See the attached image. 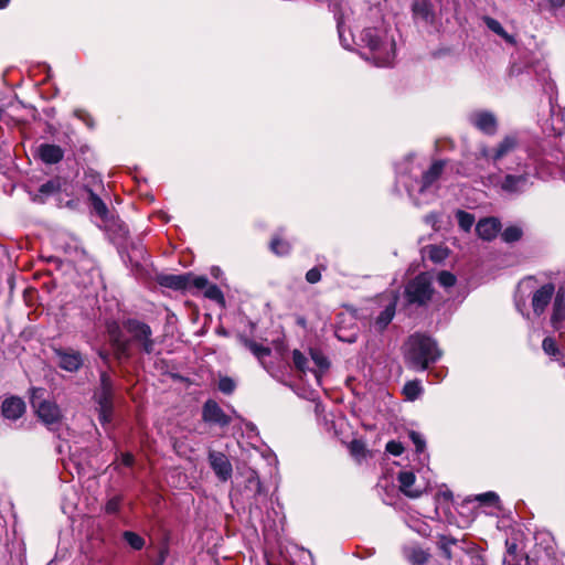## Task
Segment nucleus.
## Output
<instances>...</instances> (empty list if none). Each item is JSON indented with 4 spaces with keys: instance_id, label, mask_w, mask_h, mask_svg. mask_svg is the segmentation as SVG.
<instances>
[{
    "instance_id": "nucleus-13",
    "label": "nucleus",
    "mask_w": 565,
    "mask_h": 565,
    "mask_svg": "<svg viewBox=\"0 0 565 565\" xmlns=\"http://www.w3.org/2000/svg\"><path fill=\"white\" fill-rule=\"evenodd\" d=\"M550 117L539 119L543 134L546 136H561L565 130V120L562 110L556 109L550 100Z\"/></svg>"
},
{
    "instance_id": "nucleus-18",
    "label": "nucleus",
    "mask_w": 565,
    "mask_h": 565,
    "mask_svg": "<svg viewBox=\"0 0 565 565\" xmlns=\"http://www.w3.org/2000/svg\"><path fill=\"white\" fill-rule=\"evenodd\" d=\"M555 294V287L553 284H546L535 290L532 297V308L536 316H541L545 308L550 305Z\"/></svg>"
},
{
    "instance_id": "nucleus-49",
    "label": "nucleus",
    "mask_w": 565,
    "mask_h": 565,
    "mask_svg": "<svg viewBox=\"0 0 565 565\" xmlns=\"http://www.w3.org/2000/svg\"><path fill=\"white\" fill-rule=\"evenodd\" d=\"M403 450H404V447L398 441L391 440L386 444V451L393 456L402 455Z\"/></svg>"
},
{
    "instance_id": "nucleus-25",
    "label": "nucleus",
    "mask_w": 565,
    "mask_h": 565,
    "mask_svg": "<svg viewBox=\"0 0 565 565\" xmlns=\"http://www.w3.org/2000/svg\"><path fill=\"white\" fill-rule=\"evenodd\" d=\"M160 284L174 290L185 289L190 287V275H164L160 277Z\"/></svg>"
},
{
    "instance_id": "nucleus-11",
    "label": "nucleus",
    "mask_w": 565,
    "mask_h": 565,
    "mask_svg": "<svg viewBox=\"0 0 565 565\" xmlns=\"http://www.w3.org/2000/svg\"><path fill=\"white\" fill-rule=\"evenodd\" d=\"M468 122L487 136H494L499 130V121L494 113L487 109H476L468 114Z\"/></svg>"
},
{
    "instance_id": "nucleus-19",
    "label": "nucleus",
    "mask_w": 565,
    "mask_h": 565,
    "mask_svg": "<svg viewBox=\"0 0 565 565\" xmlns=\"http://www.w3.org/2000/svg\"><path fill=\"white\" fill-rule=\"evenodd\" d=\"M412 11L416 22L431 25L435 21V12L429 0H414Z\"/></svg>"
},
{
    "instance_id": "nucleus-52",
    "label": "nucleus",
    "mask_w": 565,
    "mask_h": 565,
    "mask_svg": "<svg viewBox=\"0 0 565 565\" xmlns=\"http://www.w3.org/2000/svg\"><path fill=\"white\" fill-rule=\"evenodd\" d=\"M494 147L493 148H488V147H482L480 149V157L483 158L484 160L489 161V162H492L494 164Z\"/></svg>"
},
{
    "instance_id": "nucleus-23",
    "label": "nucleus",
    "mask_w": 565,
    "mask_h": 565,
    "mask_svg": "<svg viewBox=\"0 0 565 565\" xmlns=\"http://www.w3.org/2000/svg\"><path fill=\"white\" fill-rule=\"evenodd\" d=\"M310 358L316 366L311 367L310 372L312 373L317 385H321L322 375L329 369L330 362L328 358L318 349L310 350Z\"/></svg>"
},
{
    "instance_id": "nucleus-45",
    "label": "nucleus",
    "mask_w": 565,
    "mask_h": 565,
    "mask_svg": "<svg viewBox=\"0 0 565 565\" xmlns=\"http://www.w3.org/2000/svg\"><path fill=\"white\" fill-rule=\"evenodd\" d=\"M74 116L83 121L89 129H93L95 127V121L93 117L84 109H75Z\"/></svg>"
},
{
    "instance_id": "nucleus-58",
    "label": "nucleus",
    "mask_w": 565,
    "mask_h": 565,
    "mask_svg": "<svg viewBox=\"0 0 565 565\" xmlns=\"http://www.w3.org/2000/svg\"><path fill=\"white\" fill-rule=\"evenodd\" d=\"M337 337L339 340L341 341H347V342H354L355 341V338L354 337H351V338H343L340 332H337Z\"/></svg>"
},
{
    "instance_id": "nucleus-12",
    "label": "nucleus",
    "mask_w": 565,
    "mask_h": 565,
    "mask_svg": "<svg viewBox=\"0 0 565 565\" xmlns=\"http://www.w3.org/2000/svg\"><path fill=\"white\" fill-rule=\"evenodd\" d=\"M525 143V132L521 130L511 131L504 135L494 146V164H499L502 159L514 152Z\"/></svg>"
},
{
    "instance_id": "nucleus-47",
    "label": "nucleus",
    "mask_w": 565,
    "mask_h": 565,
    "mask_svg": "<svg viewBox=\"0 0 565 565\" xmlns=\"http://www.w3.org/2000/svg\"><path fill=\"white\" fill-rule=\"evenodd\" d=\"M60 189V185L56 181H47L45 183H43L41 186H40V193L41 194H44V195H50V194H53L55 192H57Z\"/></svg>"
},
{
    "instance_id": "nucleus-60",
    "label": "nucleus",
    "mask_w": 565,
    "mask_h": 565,
    "mask_svg": "<svg viewBox=\"0 0 565 565\" xmlns=\"http://www.w3.org/2000/svg\"><path fill=\"white\" fill-rule=\"evenodd\" d=\"M433 374H434L438 380H441V379L444 377V372H443V371H440V372H433V371H431V372H429V374H428V375H433Z\"/></svg>"
},
{
    "instance_id": "nucleus-9",
    "label": "nucleus",
    "mask_w": 565,
    "mask_h": 565,
    "mask_svg": "<svg viewBox=\"0 0 565 565\" xmlns=\"http://www.w3.org/2000/svg\"><path fill=\"white\" fill-rule=\"evenodd\" d=\"M124 328L130 334V340L138 344L142 352L151 354L154 351V340L150 326L137 319H128L124 323Z\"/></svg>"
},
{
    "instance_id": "nucleus-35",
    "label": "nucleus",
    "mask_w": 565,
    "mask_h": 565,
    "mask_svg": "<svg viewBox=\"0 0 565 565\" xmlns=\"http://www.w3.org/2000/svg\"><path fill=\"white\" fill-rule=\"evenodd\" d=\"M292 362L295 367L303 374H306L308 371L310 372L311 370V367L309 366L308 358L303 355L299 350H294Z\"/></svg>"
},
{
    "instance_id": "nucleus-61",
    "label": "nucleus",
    "mask_w": 565,
    "mask_h": 565,
    "mask_svg": "<svg viewBox=\"0 0 565 565\" xmlns=\"http://www.w3.org/2000/svg\"><path fill=\"white\" fill-rule=\"evenodd\" d=\"M515 305H516L518 310H519V311H520L524 317L529 318V312H527V313H524V312H523V310H522V308H521V305H520L519 300H516V301H515Z\"/></svg>"
},
{
    "instance_id": "nucleus-4",
    "label": "nucleus",
    "mask_w": 565,
    "mask_h": 565,
    "mask_svg": "<svg viewBox=\"0 0 565 565\" xmlns=\"http://www.w3.org/2000/svg\"><path fill=\"white\" fill-rule=\"evenodd\" d=\"M93 397L97 405L98 420L106 428L111 424L114 416V386L106 372L100 373V383Z\"/></svg>"
},
{
    "instance_id": "nucleus-5",
    "label": "nucleus",
    "mask_w": 565,
    "mask_h": 565,
    "mask_svg": "<svg viewBox=\"0 0 565 565\" xmlns=\"http://www.w3.org/2000/svg\"><path fill=\"white\" fill-rule=\"evenodd\" d=\"M44 390L33 388L31 395V405L38 414L41 422L50 429H56L62 420V412L55 402L43 397Z\"/></svg>"
},
{
    "instance_id": "nucleus-26",
    "label": "nucleus",
    "mask_w": 565,
    "mask_h": 565,
    "mask_svg": "<svg viewBox=\"0 0 565 565\" xmlns=\"http://www.w3.org/2000/svg\"><path fill=\"white\" fill-rule=\"evenodd\" d=\"M396 309V299L391 301L376 317L374 326L379 331H383L393 320Z\"/></svg>"
},
{
    "instance_id": "nucleus-20",
    "label": "nucleus",
    "mask_w": 565,
    "mask_h": 565,
    "mask_svg": "<svg viewBox=\"0 0 565 565\" xmlns=\"http://www.w3.org/2000/svg\"><path fill=\"white\" fill-rule=\"evenodd\" d=\"M551 322L555 330L565 332V292L563 289L555 295Z\"/></svg>"
},
{
    "instance_id": "nucleus-39",
    "label": "nucleus",
    "mask_w": 565,
    "mask_h": 565,
    "mask_svg": "<svg viewBox=\"0 0 565 565\" xmlns=\"http://www.w3.org/2000/svg\"><path fill=\"white\" fill-rule=\"evenodd\" d=\"M408 436L415 446L416 452L418 455L424 454L425 449H426V440L422 436V434H419L415 430H412V431H409Z\"/></svg>"
},
{
    "instance_id": "nucleus-14",
    "label": "nucleus",
    "mask_w": 565,
    "mask_h": 565,
    "mask_svg": "<svg viewBox=\"0 0 565 565\" xmlns=\"http://www.w3.org/2000/svg\"><path fill=\"white\" fill-rule=\"evenodd\" d=\"M202 419L211 425L226 427L231 424V417L213 401L207 399L202 408Z\"/></svg>"
},
{
    "instance_id": "nucleus-64",
    "label": "nucleus",
    "mask_w": 565,
    "mask_h": 565,
    "mask_svg": "<svg viewBox=\"0 0 565 565\" xmlns=\"http://www.w3.org/2000/svg\"><path fill=\"white\" fill-rule=\"evenodd\" d=\"M514 550H515V545H514V544H513V545H511V546H509V552H510V553H513V552H514Z\"/></svg>"
},
{
    "instance_id": "nucleus-56",
    "label": "nucleus",
    "mask_w": 565,
    "mask_h": 565,
    "mask_svg": "<svg viewBox=\"0 0 565 565\" xmlns=\"http://www.w3.org/2000/svg\"><path fill=\"white\" fill-rule=\"evenodd\" d=\"M548 2L554 8H561L565 6V0H548Z\"/></svg>"
},
{
    "instance_id": "nucleus-22",
    "label": "nucleus",
    "mask_w": 565,
    "mask_h": 565,
    "mask_svg": "<svg viewBox=\"0 0 565 565\" xmlns=\"http://www.w3.org/2000/svg\"><path fill=\"white\" fill-rule=\"evenodd\" d=\"M476 231L480 238L491 241L501 231V223L497 217H484L477 223Z\"/></svg>"
},
{
    "instance_id": "nucleus-37",
    "label": "nucleus",
    "mask_w": 565,
    "mask_h": 565,
    "mask_svg": "<svg viewBox=\"0 0 565 565\" xmlns=\"http://www.w3.org/2000/svg\"><path fill=\"white\" fill-rule=\"evenodd\" d=\"M521 236L522 230L518 226H509L501 234V237L505 243L516 242L521 238Z\"/></svg>"
},
{
    "instance_id": "nucleus-30",
    "label": "nucleus",
    "mask_w": 565,
    "mask_h": 565,
    "mask_svg": "<svg viewBox=\"0 0 565 565\" xmlns=\"http://www.w3.org/2000/svg\"><path fill=\"white\" fill-rule=\"evenodd\" d=\"M455 216L459 227L465 232H470L476 222L475 215L463 210H457Z\"/></svg>"
},
{
    "instance_id": "nucleus-21",
    "label": "nucleus",
    "mask_w": 565,
    "mask_h": 565,
    "mask_svg": "<svg viewBox=\"0 0 565 565\" xmlns=\"http://www.w3.org/2000/svg\"><path fill=\"white\" fill-rule=\"evenodd\" d=\"M25 412L24 402L15 396L7 397L1 405V413L6 419L17 420Z\"/></svg>"
},
{
    "instance_id": "nucleus-16",
    "label": "nucleus",
    "mask_w": 565,
    "mask_h": 565,
    "mask_svg": "<svg viewBox=\"0 0 565 565\" xmlns=\"http://www.w3.org/2000/svg\"><path fill=\"white\" fill-rule=\"evenodd\" d=\"M105 327L117 354L128 356L129 341L124 339L119 323L115 320H108Z\"/></svg>"
},
{
    "instance_id": "nucleus-40",
    "label": "nucleus",
    "mask_w": 565,
    "mask_h": 565,
    "mask_svg": "<svg viewBox=\"0 0 565 565\" xmlns=\"http://www.w3.org/2000/svg\"><path fill=\"white\" fill-rule=\"evenodd\" d=\"M122 502L121 495H115L107 500L105 504V512L108 514H116L119 512Z\"/></svg>"
},
{
    "instance_id": "nucleus-44",
    "label": "nucleus",
    "mask_w": 565,
    "mask_h": 565,
    "mask_svg": "<svg viewBox=\"0 0 565 565\" xmlns=\"http://www.w3.org/2000/svg\"><path fill=\"white\" fill-rule=\"evenodd\" d=\"M476 500L481 504H495L499 502V495L493 491H488L481 494L476 495Z\"/></svg>"
},
{
    "instance_id": "nucleus-33",
    "label": "nucleus",
    "mask_w": 565,
    "mask_h": 565,
    "mask_svg": "<svg viewBox=\"0 0 565 565\" xmlns=\"http://www.w3.org/2000/svg\"><path fill=\"white\" fill-rule=\"evenodd\" d=\"M422 392L423 387L420 385V382L418 381L407 382L403 388V393L408 401L417 399L420 396Z\"/></svg>"
},
{
    "instance_id": "nucleus-15",
    "label": "nucleus",
    "mask_w": 565,
    "mask_h": 565,
    "mask_svg": "<svg viewBox=\"0 0 565 565\" xmlns=\"http://www.w3.org/2000/svg\"><path fill=\"white\" fill-rule=\"evenodd\" d=\"M209 462L214 473L221 481H227L233 473L232 463L227 456L221 451H209Z\"/></svg>"
},
{
    "instance_id": "nucleus-7",
    "label": "nucleus",
    "mask_w": 565,
    "mask_h": 565,
    "mask_svg": "<svg viewBox=\"0 0 565 565\" xmlns=\"http://www.w3.org/2000/svg\"><path fill=\"white\" fill-rule=\"evenodd\" d=\"M431 279L428 274H419L405 287V298L409 305L425 306L433 296Z\"/></svg>"
},
{
    "instance_id": "nucleus-32",
    "label": "nucleus",
    "mask_w": 565,
    "mask_h": 565,
    "mask_svg": "<svg viewBox=\"0 0 565 565\" xmlns=\"http://www.w3.org/2000/svg\"><path fill=\"white\" fill-rule=\"evenodd\" d=\"M88 199L95 213L104 218L108 213V209L103 200L93 190H88Z\"/></svg>"
},
{
    "instance_id": "nucleus-38",
    "label": "nucleus",
    "mask_w": 565,
    "mask_h": 565,
    "mask_svg": "<svg viewBox=\"0 0 565 565\" xmlns=\"http://www.w3.org/2000/svg\"><path fill=\"white\" fill-rule=\"evenodd\" d=\"M204 296L217 302H224L222 290L214 284H209L204 290Z\"/></svg>"
},
{
    "instance_id": "nucleus-63",
    "label": "nucleus",
    "mask_w": 565,
    "mask_h": 565,
    "mask_svg": "<svg viewBox=\"0 0 565 565\" xmlns=\"http://www.w3.org/2000/svg\"><path fill=\"white\" fill-rule=\"evenodd\" d=\"M120 230L122 231L124 235H126L128 233V230L124 225H120Z\"/></svg>"
},
{
    "instance_id": "nucleus-2",
    "label": "nucleus",
    "mask_w": 565,
    "mask_h": 565,
    "mask_svg": "<svg viewBox=\"0 0 565 565\" xmlns=\"http://www.w3.org/2000/svg\"><path fill=\"white\" fill-rule=\"evenodd\" d=\"M370 17L375 19L374 25L364 26L360 42L370 50L371 58L376 66H391L396 55L392 28L382 18L379 7L370 8Z\"/></svg>"
},
{
    "instance_id": "nucleus-59",
    "label": "nucleus",
    "mask_w": 565,
    "mask_h": 565,
    "mask_svg": "<svg viewBox=\"0 0 565 565\" xmlns=\"http://www.w3.org/2000/svg\"><path fill=\"white\" fill-rule=\"evenodd\" d=\"M166 556H167V550H162L160 552V557H159V565H161L164 561H166Z\"/></svg>"
},
{
    "instance_id": "nucleus-51",
    "label": "nucleus",
    "mask_w": 565,
    "mask_h": 565,
    "mask_svg": "<svg viewBox=\"0 0 565 565\" xmlns=\"http://www.w3.org/2000/svg\"><path fill=\"white\" fill-rule=\"evenodd\" d=\"M350 450H351L352 455L358 457V456L364 455L365 447H364V444L362 441L353 440L350 444Z\"/></svg>"
},
{
    "instance_id": "nucleus-1",
    "label": "nucleus",
    "mask_w": 565,
    "mask_h": 565,
    "mask_svg": "<svg viewBox=\"0 0 565 565\" xmlns=\"http://www.w3.org/2000/svg\"><path fill=\"white\" fill-rule=\"evenodd\" d=\"M415 160L414 154H408L396 164V182L404 185L416 206H422L435 199L437 181L447 162L437 160L427 171H422V166Z\"/></svg>"
},
{
    "instance_id": "nucleus-54",
    "label": "nucleus",
    "mask_w": 565,
    "mask_h": 565,
    "mask_svg": "<svg viewBox=\"0 0 565 565\" xmlns=\"http://www.w3.org/2000/svg\"><path fill=\"white\" fill-rule=\"evenodd\" d=\"M526 152H527V156L530 159H532L534 162H539L540 161V151L534 148V147H531V146H526Z\"/></svg>"
},
{
    "instance_id": "nucleus-6",
    "label": "nucleus",
    "mask_w": 565,
    "mask_h": 565,
    "mask_svg": "<svg viewBox=\"0 0 565 565\" xmlns=\"http://www.w3.org/2000/svg\"><path fill=\"white\" fill-rule=\"evenodd\" d=\"M329 8L333 12L334 19L337 21L340 43L344 49L351 50L352 44L355 43L349 25L352 14L351 8L348 7L347 3H343L341 0L330 1Z\"/></svg>"
},
{
    "instance_id": "nucleus-31",
    "label": "nucleus",
    "mask_w": 565,
    "mask_h": 565,
    "mask_svg": "<svg viewBox=\"0 0 565 565\" xmlns=\"http://www.w3.org/2000/svg\"><path fill=\"white\" fill-rule=\"evenodd\" d=\"M269 246L270 250L278 256L288 255L291 249V245L289 244V242L282 239L278 235L271 238Z\"/></svg>"
},
{
    "instance_id": "nucleus-57",
    "label": "nucleus",
    "mask_w": 565,
    "mask_h": 565,
    "mask_svg": "<svg viewBox=\"0 0 565 565\" xmlns=\"http://www.w3.org/2000/svg\"><path fill=\"white\" fill-rule=\"evenodd\" d=\"M436 218H437V215H436V214H429V215H426V216H425V221H426V223H430V224H435Z\"/></svg>"
},
{
    "instance_id": "nucleus-62",
    "label": "nucleus",
    "mask_w": 565,
    "mask_h": 565,
    "mask_svg": "<svg viewBox=\"0 0 565 565\" xmlns=\"http://www.w3.org/2000/svg\"><path fill=\"white\" fill-rule=\"evenodd\" d=\"M9 2H10V0H0V9L6 8Z\"/></svg>"
},
{
    "instance_id": "nucleus-27",
    "label": "nucleus",
    "mask_w": 565,
    "mask_h": 565,
    "mask_svg": "<svg viewBox=\"0 0 565 565\" xmlns=\"http://www.w3.org/2000/svg\"><path fill=\"white\" fill-rule=\"evenodd\" d=\"M482 20L490 31L502 38L507 43L511 45L516 43L515 38L509 34L498 20L488 15L483 17Z\"/></svg>"
},
{
    "instance_id": "nucleus-48",
    "label": "nucleus",
    "mask_w": 565,
    "mask_h": 565,
    "mask_svg": "<svg viewBox=\"0 0 565 565\" xmlns=\"http://www.w3.org/2000/svg\"><path fill=\"white\" fill-rule=\"evenodd\" d=\"M209 284H210L209 279L204 276H195V277L190 276V286H193L196 289L205 290V288L207 287Z\"/></svg>"
},
{
    "instance_id": "nucleus-53",
    "label": "nucleus",
    "mask_w": 565,
    "mask_h": 565,
    "mask_svg": "<svg viewBox=\"0 0 565 565\" xmlns=\"http://www.w3.org/2000/svg\"><path fill=\"white\" fill-rule=\"evenodd\" d=\"M120 462L126 467H131L135 462V458L131 454L126 452L120 455Z\"/></svg>"
},
{
    "instance_id": "nucleus-46",
    "label": "nucleus",
    "mask_w": 565,
    "mask_h": 565,
    "mask_svg": "<svg viewBox=\"0 0 565 565\" xmlns=\"http://www.w3.org/2000/svg\"><path fill=\"white\" fill-rule=\"evenodd\" d=\"M247 488L255 489L256 494H262L263 486L255 471H252L247 478Z\"/></svg>"
},
{
    "instance_id": "nucleus-50",
    "label": "nucleus",
    "mask_w": 565,
    "mask_h": 565,
    "mask_svg": "<svg viewBox=\"0 0 565 565\" xmlns=\"http://www.w3.org/2000/svg\"><path fill=\"white\" fill-rule=\"evenodd\" d=\"M320 279H321V273H320L319 268H317V267L309 269L306 274V280L309 284H316Z\"/></svg>"
},
{
    "instance_id": "nucleus-36",
    "label": "nucleus",
    "mask_w": 565,
    "mask_h": 565,
    "mask_svg": "<svg viewBox=\"0 0 565 565\" xmlns=\"http://www.w3.org/2000/svg\"><path fill=\"white\" fill-rule=\"evenodd\" d=\"M437 544L443 555L449 559L451 558V546L457 544V540L443 535L439 537Z\"/></svg>"
},
{
    "instance_id": "nucleus-10",
    "label": "nucleus",
    "mask_w": 565,
    "mask_h": 565,
    "mask_svg": "<svg viewBox=\"0 0 565 565\" xmlns=\"http://www.w3.org/2000/svg\"><path fill=\"white\" fill-rule=\"evenodd\" d=\"M397 480L401 492L411 499L419 498L430 487V482L426 477L418 480L412 470L399 471Z\"/></svg>"
},
{
    "instance_id": "nucleus-41",
    "label": "nucleus",
    "mask_w": 565,
    "mask_h": 565,
    "mask_svg": "<svg viewBox=\"0 0 565 565\" xmlns=\"http://www.w3.org/2000/svg\"><path fill=\"white\" fill-rule=\"evenodd\" d=\"M236 387V384L233 379L228 376H223L218 381V390L224 394H232Z\"/></svg>"
},
{
    "instance_id": "nucleus-55",
    "label": "nucleus",
    "mask_w": 565,
    "mask_h": 565,
    "mask_svg": "<svg viewBox=\"0 0 565 565\" xmlns=\"http://www.w3.org/2000/svg\"><path fill=\"white\" fill-rule=\"evenodd\" d=\"M444 257V250L441 248L433 247L431 248V258L434 260H439Z\"/></svg>"
},
{
    "instance_id": "nucleus-28",
    "label": "nucleus",
    "mask_w": 565,
    "mask_h": 565,
    "mask_svg": "<svg viewBox=\"0 0 565 565\" xmlns=\"http://www.w3.org/2000/svg\"><path fill=\"white\" fill-rule=\"evenodd\" d=\"M242 341L243 344L258 359L262 365H265L264 359L270 355L271 350L268 347L259 344L247 338H244Z\"/></svg>"
},
{
    "instance_id": "nucleus-43",
    "label": "nucleus",
    "mask_w": 565,
    "mask_h": 565,
    "mask_svg": "<svg viewBox=\"0 0 565 565\" xmlns=\"http://www.w3.org/2000/svg\"><path fill=\"white\" fill-rule=\"evenodd\" d=\"M542 348L547 355L556 356L559 353L556 341L553 338H545Z\"/></svg>"
},
{
    "instance_id": "nucleus-29",
    "label": "nucleus",
    "mask_w": 565,
    "mask_h": 565,
    "mask_svg": "<svg viewBox=\"0 0 565 565\" xmlns=\"http://www.w3.org/2000/svg\"><path fill=\"white\" fill-rule=\"evenodd\" d=\"M404 556L414 565H423L427 561V554L418 546L409 545L403 548Z\"/></svg>"
},
{
    "instance_id": "nucleus-34",
    "label": "nucleus",
    "mask_w": 565,
    "mask_h": 565,
    "mask_svg": "<svg viewBox=\"0 0 565 565\" xmlns=\"http://www.w3.org/2000/svg\"><path fill=\"white\" fill-rule=\"evenodd\" d=\"M124 540L127 542V544L135 551H140L145 546V540L139 534L132 532V531H125L122 533Z\"/></svg>"
},
{
    "instance_id": "nucleus-24",
    "label": "nucleus",
    "mask_w": 565,
    "mask_h": 565,
    "mask_svg": "<svg viewBox=\"0 0 565 565\" xmlns=\"http://www.w3.org/2000/svg\"><path fill=\"white\" fill-rule=\"evenodd\" d=\"M41 160L47 164H54L63 159L64 152L60 146L44 143L39 147Z\"/></svg>"
},
{
    "instance_id": "nucleus-8",
    "label": "nucleus",
    "mask_w": 565,
    "mask_h": 565,
    "mask_svg": "<svg viewBox=\"0 0 565 565\" xmlns=\"http://www.w3.org/2000/svg\"><path fill=\"white\" fill-rule=\"evenodd\" d=\"M533 172L527 163H518L515 172H508L500 182V189L507 193H521L531 184Z\"/></svg>"
},
{
    "instance_id": "nucleus-17",
    "label": "nucleus",
    "mask_w": 565,
    "mask_h": 565,
    "mask_svg": "<svg viewBox=\"0 0 565 565\" xmlns=\"http://www.w3.org/2000/svg\"><path fill=\"white\" fill-rule=\"evenodd\" d=\"M58 358V365L67 372H76L83 365V356L78 351L73 349H58L55 350Z\"/></svg>"
},
{
    "instance_id": "nucleus-3",
    "label": "nucleus",
    "mask_w": 565,
    "mask_h": 565,
    "mask_svg": "<svg viewBox=\"0 0 565 565\" xmlns=\"http://www.w3.org/2000/svg\"><path fill=\"white\" fill-rule=\"evenodd\" d=\"M405 361L416 371H426L430 364L437 362L443 352L431 337L422 333L412 334L405 343Z\"/></svg>"
},
{
    "instance_id": "nucleus-42",
    "label": "nucleus",
    "mask_w": 565,
    "mask_h": 565,
    "mask_svg": "<svg viewBox=\"0 0 565 565\" xmlns=\"http://www.w3.org/2000/svg\"><path fill=\"white\" fill-rule=\"evenodd\" d=\"M438 282L440 286L445 287V288H449V287H452L455 284H456V276L449 271H440L438 274Z\"/></svg>"
}]
</instances>
